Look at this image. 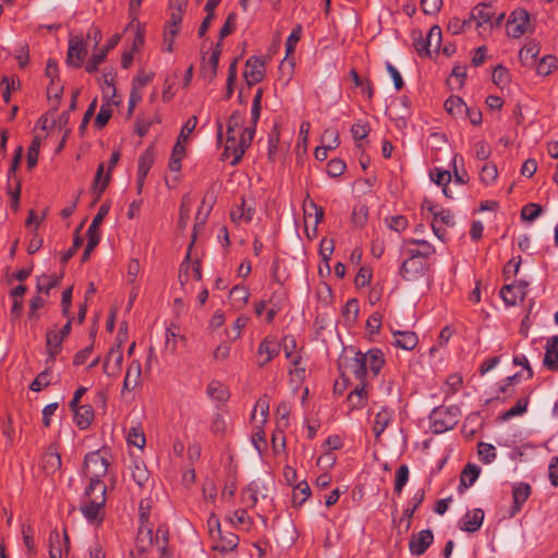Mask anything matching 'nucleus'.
<instances>
[{
  "instance_id": "obj_48",
  "label": "nucleus",
  "mask_w": 558,
  "mask_h": 558,
  "mask_svg": "<svg viewBox=\"0 0 558 558\" xmlns=\"http://www.w3.org/2000/svg\"><path fill=\"white\" fill-rule=\"evenodd\" d=\"M129 445L143 449L146 444L145 434L142 427H131L128 433Z\"/></svg>"
},
{
  "instance_id": "obj_14",
  "label": "nucleus",
  "mask_w": 558,
  "mask_h": 558,
  "mask_svg": "<svg viewBox=\"0 0 558 558\" xmlns=\"http://www.w3.org/2000/svg\"><path fill=\"white\" fill-rule=\"evenodd\" d=\"M531 486L527 483L520 482L512 487V506L510 510V517H514L522 508L523 504L529 499L531 495Z\"/></svg>"
},
{
  "instance_id": "obj_54",
  "label": "nucleus",
  "mask_w": 558,
  "mask_h": 558,
  "mask_svg": "<svg viewBox=\"0 0 558 558\" xmlns=\"http://www.w3.org/2000/svg\"><path fill=\"white\" fill-rule=\"evenodd\" d=\"M322 141L327 148L336 149L340 144L338 130L336 128L326 129L323 133Z\"/></svg>"
},
{
  "instance_id": "obj_24",
  "label": "nucleus",
  "mask_w": 558,
  "mask_h": 558,
  "mask_svg": "<svg viewBox=\"0 0 558 558\" xmlns=\"http://www.w3.org/2000/svg\"><path fill=\"white\" fill-rule=\"evenodd\" d=\"M72 412L74 423L82 430L87 429L94 421L95 412L90 404L81 405Z\"/></svg>"
},
{
  "instance_id": "obj_46",
  "label": "nucleus",
  "mask_w": 558,
  "mask_h": 558,
  "mask_svg": "<svg viewBox=\"0 0 558 558\" xmlns=\"http://www.w3.org/2000/svg\"><path fill=\"white\" fill-rule=\"evenodd\" d=\"M542 213H543V208L539 204L529 203V204L524 205L521 209V219L532 222L536 218H538Z\"/></svg>"
},
{
  "instance_id": "obj_25",
  "label": "nucleus",
  "mask_w": 558,
  "mask_h": 558,
  "mask_svg": "<svg viewBox=\"0 0 558 558\" xmlns=\"http://www.w3.org/2000/svg\"><path fill=\"white\" fill-rule=\"evenodd\" d=\"M541 51V45L537 40L531 39L521 50L519 51V60L524 66H532L535 63V59Z\"/></svg>"
},
{
  "instance_id": "obj_39",
  "label": "nucleus",
  "mask_w": 558,
  "mask_h": 558,
  "mask_svg": "<svg viewBox=\"0 0 558 558\" xmlns=\"http://www.w3.org/2000/svg\"><path fill=\"white\" fill-rule=\"evenodd\" d=\"M46 365H47V367L43 372H40L36 376V378L33 380V383L31 384V386H29L31 390L37 392L50 385L49 377L51 375V372H52L51 368H52L53 364H46Z\"/></svg>"
},
{
  "instance_id": "obj_35",
  "label": "nucleus",
  "mask_w": 558,
  "mask_h": 558,
  "mask_svg": "<svg viewBox=\"0 0 558 558\" xmlns=\"http://www.w3.org/2000/svg\"><path fill=\"white\" fill-rule=\"evenodd\" d=\"M104 101L105 104L101 105L99 112L96 116L95 119V126L98 130H102L109 122L110 118L112 117V110L110 108V96L104 95Z\"/></svg>"
},
{
  "instance_id": "obj_61",
  "label": "nucleus",
  "mask_w": 558,
  "mask_h": 558,
  "mask_svg": "<svg viewBox=\"0 0 558 558\" xmlns=\"http://www.w3.org/2000/svg\"><path fill=\"white\" fill-rule=\"evenodd\" d=\"M481 473L480 466L468 463L461 472L460 477L465 480L469 485H473Z\"/></svg>"
},
{
  "instance_id": "obj_33",
  "label": "nucleus",
  "mask_w": 558,
  "mask_h": 558,
  "mask_svg": "<svg viewBox=\"0 0 558 558\" xmlns=\"http://www.w3.org/2000/svg\"><path fill=\"white\" fill-rule=\"evenodd\" d=\"M64 272L61 271L59 275L53 274L51 276L43 275L37 281V291L49 293V291L61 283Z\"/></svg>"
},
{
  "instance_id": "obj_49",
  "label": "nucleus",
  "mask_w": 558,
  "mask_h": 558,
  "mask_svg": "<svg viewBox=\"0 0 558 558\" xmlns=\"http://www.w3.org/2000/svg\"><path fill=\"white\" fill-rule=\"evenodd\" d=\"M157 545L158 549H166L169 547V527L166 523L159 524L156 530V536L153 537V543Z\"/></svg>"
},
{
  "instance_id": "obj_9",
  "label": "nucleus",
  "mask_w": 558,
  "mask_h": 558,
  "mask_svg": "<svg viewBox=\"0 0 558 558\" xmlns=\"http://www.w3.org/2000/svg\"><path fill=\"white\" fill-rule=\"evenodd\" d=\"M150 512H140V527L136 536V548L144 553L153 545V525L149 523Z\"/></svg>"
},
{
  "instance_id": "obj_52",
  "label": "nucleus",
  "mask_w": 558,
  "mask_h": 558,
  "mask_svg": "<svg viewBox=\"0 0 558 558\" xmlns=\"http://www.w3.org/2000/svg\"><path fill=\"white\" fill-rule=\"evenodd\" d=\"M426 37L427 45H430V49L433 48L434 51L438 53L442 39L441 28L438 25L432 26Z\"/></svg>"
},
{
  "instance_id": "obj_1",
  "label": "nucleus",
  "mask_w": 558,
  "mask_h": 558,
  "mask_svg": "<svg viewBox=\"0 0 558 558\" xmlns=\"http://www.w3.org/2000/svg\"><path fill=\"white\" fill-rule=\"evenodd\" d=\"M408 242L411 244L422 245V250H407L409 258L401 264L399 269V274L404 280H413L423 276L428 270L426 258L435 253V248L425 240L412 239Z\"/></svg>"
},
{
  "instance_id": "obj_17",
  "label": "nucleus",
  "mask_w": 558,
  "mask_h": 558,
  "mask_svg": "<svg viewBox=\"0 0 558 558\" xmlns=\"http://www.w3.org/2000/svg\"><path fill=\"white\" fill-rule=\"evenodd\" d=\"M123 362V351L122 348L112 347L108 352L105 362H104V372L109 377H114L121 371Z\"/></svg>"
},
{
  "instance_id": "obj_23",
  "label": "nucleus",
  "mask_w": 558,
  "mask_h": 558,
  "mask_svg": "<svg viewBox=\"0 0 558 558\" xmlns=\"http://www.w3.org/2000/svg\"><path fill=\"white\" fill-rule=\"evenodd\" d=\"M218 532L220 535L219 542L211 546V550H216L219 553H229L233 551L239 544V537L232 532H228L226 535H222L220 531V523L219 521L216 522Z\"/></svg>"
},
{
  "instance_id": "obj_56",
  "label": "nucleus",
  "mask_w": 558,
  "mask_h": 558,
  "mask_svg": "<svg viewBox=\"0 0 558 558\" xmlns=\"http://www.w3.org/2000/svg\"><path fill=\"white\" fill-rule=\"evenodd\" d=\"M333 250H335V244H333V240L332 239L324 238L320 241L319 254L322 255L323 260L326 263V268H327L328 272L330 271V267H329L328 262H329V259L331 257V254L333 253Z\"/></svg>"
},
{
  "instance_id": "obj_29",
  "label": "nucleus",
  "mask_w": 558,
  "mask_h": 558,
  "mask_svg": "<svg viewBox=\"0 0 558 558\" xmlns=\"http://www.w3.org/2000/svg\"><path fill=\"white\" fill-rule=\"evenodd\" d=\"M280 344L272 339L265 338L258 348V354L263 355L266 354V359L262 362H259V366L263 367L267 363H269L274 357H276L280 352Z\"/></svg>"
},
{
  "instance_id": "obj_45",
  "label": "nucleus",
  "mask_w": 558,
  "mask_h": 558,
  "mask_svg": "<svg viewBox=\"0 0 558 558\" xmlns=\"http://www.w3.org/2000/svg\"><path fill=\"white\" fill-rule=\"evenodd\" d=\"M557 66V59L547 54L541 59V61L536 65V72L538 75H549L554 69Z\"/></svg>"
},
{
  "instance_id": "obj_41",
  "label": "nucleus",
  "mask_w": 558,
  "mask_h": 558,
  "mask_svg": "<svg viewBox=\"0 0 558 558\" xmlns=\"http://www.w3.org/2000/svg\"><path fill=\"white\" fill-rule=\"evenodd\" d=\"M413 46L420 57L430 56V45H427V37L423 38L421 31H413Z\"/></svg>"
},
{
  "instance_id": "obj_16",
  "label": "nucleus",
  "mask_w": 558,
  "mask_h": 558,
  "mask_svg": "<svg viewBox=\"0 0 558 558\" xmlns=\"http://www.w3.org/2000/svg\"><path fill=\"white\" fill-rule=\"evenodd\" d=\"M484 517V511L481 508L468 511L460 520L459 527L462 531L474 533L481 529Z\"/></svg>"
},
{
  "instance_id": "obj_37",
  "label": "nucleus",
  "mask_w": 558,
  "mask_h": 558,
  "mask_svg": "<svg viewBox=\"0 0 558 558\" xmlns=\"http://www.w3.org/2000/svg\"><path fill=\"white\" fill-rule=\"evenodd\" d=\"M64 546L61 542V535L57 529L49 534V558H62Z\"/></svg>"
},
{
  "instance_id": "obj_42",
  "label": "nucleus",
  "mask_w": 558,
  "mask_h": 558,
  "mask_svg": "<svg viewBox=\"0 0 558 558\" xmlns=\"http://www.w3.org/2000/svg\"><path fill=\"white\" fill-rule=\"evenodd\" d=\"M473 21L474 20L472 19V13L470 14V17L465 19V20H460L459 17H452L447 25V29L452 35H458V34H461L462 32H464L466 28H470Z\"/></svg>"
},
{
  "instance_id": "obj_13",
  "label": "nucleus",
  "mask_w": 558,
  "mask_h": 558,
  "mask_svg": "<svg viewBox=\"0 0 558 558\" xmlns=\"http://www.w3.org/2000/svg\"><path fill=\"white\" fill-rule=\"evenodd\" d=\"M434 534L430 530H423L416 534H413L409 542V549L412 555H423L429 546L433 544Z\"/></svg>"
},
{
  "instance_id": "obj_2",
  "label": "nucleus",
  "mask_w": 558,
  "mask_h": 558,
  "mask_svg": "<svg viewBox=\"0 0 558 558\" xmlns=\"http://www.w3.org/2000/svg\"><path fill=\"white\" fill-rule=\"evenodd\" d=\"M209 217V208L205 210V201L203 199L202 205L197 211L195 223L193 227L192 241L189 244L185 260L180 266L179 271V281L182 287H184L189 279H193L195 281L202 280V264L199 259H195L191 265L189 260L191 258V251L194 245L195 239L197 234L205 229L206 220Z\"/></svg>"
},
{
  "instance_id": "obj_10",
  "label": "nucleus",
  "mask_w": 558,
  "mask_h": 558,
  "mask_svg": "<svg viewBox=\"0 0 558 558\" xmlns=\"http://www.w3.org/2000/svg\"><path fill=\"white\" fill-rule=\"evenodd\" d=\"M530 22V13L522 8L515 9L508 21V36L520 38L526 32V25Z\"/></svg>"
},
{
  "instance_id": "obj_28",
  "label": "nucleus",
  "mask_w": 558,
  "mask_h": 558,
  "mask_svg": "<svg viewBox=\"0 0 558 558\" xmlns=\"http://www.w3.org/2000/svg\"><path fill=\"white\" fill-rule=\"evenodd\" d=\"M110 206H111L110 201H106L100 205L98 213L93 218V221L88 227L87 236L93 235L100 241L99 227L102 223L105 217L108 215V213L110 210Z\"/></svg>"
},
{
  "instance_id": "obj_47",
  "label": "nucleus",
  "mask_w": 558,
  "mask_h": 558,
  "mask_svg": "<svg viewBox=\"0 0 558 558\" xmlns=\"http://www.w3.org/2000/svg\"><path fill=\"white\" fill-rule=\"evenodd\" d=\"M369 131L371 129L368 124L362 121H357L351 126V133L354 141L356 142L357 148L362 147L360 142L368 136Z\"/></svg>"
},
{
  "instance_id": "obj_18",
  "label": "nucleus",
  "mask_w": 558,
  "mask_h": 558,
  "mask_svg": "<svg viewBox=\"0 0 558 558\" xmlns=\"http://www.w3.org/2000/svg\"><path fill=\"white\" fill-rule=\"evenodd\" d=\"M64 339L60 333L56 330H48L46 332V351L48 354V359L46 360V364H53L57 355L62 350V343Z\"/></svg>"
},
{
  "instance_id": "obj_5",
  "label": "nucleus",
  "mask_w": 558,
  "mask_h": 558,
  "mask_svg": "<svg viewBox=\"0 0 558 558\" xmlns=\"http://www.w3.org/2000/svg\"><path fill=\"white\" fill-rule=\"evenodd\" d=\"M239 124V118L235 116H231L229 123H228V130H227V138L223 147V151L221 153L220 159L221 160H230V165L235 166L238 165L246 148L242 144L241 140L236 137L234 128Z\"/></svg>"
},
{
  "instance_id": "obj_55",
  "label": "nucleus",
  "mask_w": 558,
  "mask_h": 558,
  "mask_svg": "<svg viewBox=\"0 0 558 558\" xmlns=\"http://www.w3.org/2000/svg\"><path fill=\"white\" fill-rule=\"evenodd\" d=\"M39 146H40L39 138L35 137L32 141V143L28 147V151H27V169L28 170H33L38 162Z\"/></svg>"
},
{
  "instance_id": "obj_57",
  "label": "nucleus",
  "mask_w": 558,
  "mask_h": 558,
  "mask_svg": "<svg viewBox=\"0 0 558 558\" xmlns=\"http://www.w3.org/2000/svg\"><path fill=\"white\" fill-rule=\"evenodd\" d=\"M96 108H97V97H95L92 100V102L88 105L87 110L85 111V113L83 116V119H82L81 124L78 126L80 136L83 137L85 135V132L87 130V125H88L90 119L93 118V116L95 114Z\"/></svg>"
},
{
  "instance_id": "obj_36",
  "label": "nucleus",
  "mask_w": 558,
  "mask_h": 558,
  "mask_svg": "<svg viewBox=\"0 0 558 558\" xmlns=\"http://www.w3.org/2000/svg\"><path fill=\"white\" fill-rule=\"evenodd\" d=\"M529 397H523L517 400L515 404L499 415V420L505 422L517 415H522L527 411Z\"/></svg>"
},
{
  "instance_id": "obj_38",
  "label": "nucleus",
  "mask_w": 558,
  "mask_h": 558,
  "mask_svg": "<svg viewBox=\"0 0 558 558\" xmlns=\"http://www.w3.org/2000/svg\"><path fill=\"white\" fill-rule=\"evenodd\" d=\"M255 208L252 205H247L246 201L242 198L241 205L231 211V218L233 221L243 220L250 222L253 219Z\"/></svg>"
},
{
  "instance_id": "obj_43",
  "label": "nucleus",
  "mask_w": 558,
  "mask_h": 558,
  "mask_svg": "<svg viewBox=\"0 0 558 558\" xmlns=\"http://www.w3.org/2000/svg\"><path fill=\"white\" fill-rule=\"evenodd\" d=\"M311 496V488L306 481L300 482L294 487L293 492V504L295 506L303 505L306 499Z\"/></svg>"
},
{
  "instance_id": "obj_22",
  "label": "nucleus",
  "mask_w": 558,
  "mask_h": 558,
  "mask_svg": "<svg viewBox=\"0 0 558 558\" xmlns=\"http://www.w3.org/2000/svg\"><path fill=\"white\" fill-rule=\"evenodd\" d=\"M141 374V362L138 360H133L126 369V374L122 386V392L132 391L138 385Z\"/></svg>"
},
{
  "instance_id": "obj_62",
  "label": "nucleus",
  "mask_w": 558,
  "mask_h": 558,
  "mask_svg": "<svg viewBox=\"0 0 558 558\" xmlns=\"http://www.w3.org/2000/svg\"><path fill=\"white\" fill-rule=\"evenodd\" d=\"M23 542L25 547L27 548L28 557H33L36 554V545L33 537V530L31 526H24L22 529Z\"/></svg>"
},
{
  "instance_id": "obj_8",
  "label": "nucleus",
  "mask_w": 558,
  "mask_h": 558,
  "mask_svg": "<svg viewBox=\"0 0 558 558\" xmlns=\"http://www.w3.org/2000/svg\"><path fill=\"white\" fill-rule=\"evenodd\" d=\"M265 73V61L260 57L252 56L246 60L243 76L250 87L262 82Z\"/></svg>"
},
{
  "instance_id": "obj_19",
  "label": "nucleus",
  "mask_w": 558,
  "mask_h": 558,
  "mask_svg": "<svg viewBox=\"0 0 558 558\" xmlns=\"http://www.w3.org/2000/svg\"><path fill=\"white\" fill-rule=\"evenodd\" d=\"M543 364L547 369L558 372V336L547 339Z\"/></svg>"
},
{
  "instance_id": "obj_26",
  "label": "nucleus",
  "mask_w": 558,
  "mask_h": 558,
  "mask_svg": "<svg viewBox=\"0 0 558 558\" xmlns=\"http://www.w3.org/2000/svg\"><path fill=\"white\" fill-rule=\"evenodd\" d=\"M367 384H359L347 397L350 410L362 409L367 402Z\"/></svg>"
},
{
  "instance_id": "obj_34",
  "label": "nucleus",
  "mask_w": 558,
  "mask_h": 558,
  "mask_svg": "<svg viewBox=\"0 0 558 558\" xmlns=\"http://www.w3.org/2000/svg\"><path fill=\"white\" fill-rule=\"evenodd\" d=\"M444 107L449 114L454 117H463L464 110H468L466 104L459 96H450Z\"/></svg>"
},
{
  "instance_id": "obj_3",
  "label": "nucleus",
  "mask_w": 558,
  "mask_h": 558,
  "mask_svg": "<svg viewBox=\"0 0 558 558\" xmlns=\"http://www.w3.org/2000/svg\"><path fill=\"white\" fill-rule=\"evenodd\" d=\"M106 448H101L97 451L88 452L84 458L83 463V473L87 475L89 473V465L92 464L94 470L93 474L89 478V483L85 488L84 495H90L94 493V488L96 485H99L101 477H104L108 473L109 461L105 456H101V452H106Z\"/></svg>"
},
{
  "instance_id": "obj_44",
  "label": "nucleus",
  "mask_w": 558,
  "mask_h": 558,
  "mask_svg": "<svg viewBox=\"0 0 558 558\" xmlns=\"http://www.w3.org/2000/svg\"><path fill=\"white\" fill-rule=\"evenodd\" d=\"M409 481V468L405 464H401L397 471L395 476V485L393 490L396 494L400 495Z\"/></svg>"
},
{
  "instance_id": "obj_27",
  "label": "nucleus",
  "mask_w": 558,
  "mask_h": 558,
  "mask_svg": "<svg viewBox=\"0 0 558 558\" xmlns=\"http://www.w3.org/2000/svg\"><path fill=\"white\" fill-rule=\"evenodd\" d=\"M472 19L476 22V26L490 22L495 14V10L490 3H478L472 9Z\"/></svg>"
},
{
  "instance_id": "obj_63",
  "label": "nucleus",
  "mask_w": 558,
  "mask_h": 558,
  "mask_svg": "<svg viewBox=\"0 0 558 558\" xmlns=\"http://www.w3.org/2000/svg\"><path fill=\"white\" fill-rule=\"evenodd\" d=\"M368 209L365 205L355 206L352 211V222L363 227L367 220Z\"/></svg>"
},
{
  "instance_id": "obj_53",
  "label": "nucleus",
  "mask_w": 558,
  "mask_h": 558,
  "mask_svg": "<svg viewBox=\"0 0 558 558\" xmlns=\"http://www.w3.org/2000/svg\"><path fill=\"white\" fill-rule=\"evenodd\" d=\"M302 34V26L298 24L289 35L286 41V58L292 54L295 50L296 44L300 41Z\"/></svg>"
},
{
  "instance_id": "obj_64",
  "label": "nucleus",
  "mask_w": 558,
  "mask_h": 558,
  "mask_svg": "<svg viewBox=\"0 0 558 558\" xmlns=\"http://www.w3.org/2000/svg\"><path fill=\"white\" fill-rule=\"evenodd\" d=\"M493 82L496 85H506L509 82V71L506 66L498 64L493 71Z\"/></svg>"
},
{
  "instance_id": "obj_4",
  "label": "nucleus",
  "mask_w": 558,
  "mask_h": 558,
  "mask_svg": "<svg viewBox=\"0 0 558 558\" xmlns=\"http://www.w3.org/2000/svg\"><path fill=\"white\" fill-rule=\"evenodd\" d=\"M460 416L461 411L458 405H440L430 412V426L436 434L445 433L458 424Z\"/></svg>"
},
{
  "instance_id": "obj_51",
  "label": "nucleus",
  "mask_w": 558,
  "mask_h": 558,
  "mask_svg": "<svg viewBox=\"0 0 558 558\" xmlns=\"http://www.w3.org/2000/svg\"><path fill=\"white\" fill-rule=\"evenodd\" d=\"M477 453L480 460L487 464L495 460L496 458V449L493 445L486 442H480L477 446Z\"/></svg>"
},
{
  "instance_id": "obj_7",
  "label": "nucleus",
  "mask_w": 558,
  "mask_h": 558,
  "mask_svg": "<svg viewBox=\"0 0 558 558\" xmlns=\"http://www.w3.org/2000/svg\"><path fill=\"white\" fill-rule=\"evenodd\" d=\"M87 45L82 36H71L65 58V64L70 68L80 69L87 57Z\"/></svg>"
},
{
  "instance_id": "obj_12",
  "label": "nucleus",
  "mask_w": 558,
  "mask_h": 558,
  "mask_svg": "<svg viewBox=\"0 0 558 558\" xmlns=\"http://www.w3.org/2000/svg\"><path fill=\"white\" fill-rule=\"evenodd\" d=\"M119 40H120V35L116 34L108 40V43L97 53H93L85 64V71L87 73L97 72L99 64L106 60L109 51L112 50L118 45Z\"/></svg>"
},
{
  "instance_id": "obj_20",
  "label": "nucleus",
  "mask_w": 558,
  "mask_h": 558,
  "mask_svg": "<svg viewBox=\"0 0 558 558\" xmlns=\"http://www.w3.org/2000/svg\"><path fill=\"white\" fill-rule=\"evenodd\" d=\"M365 356L367 373L369 372L373 377H376L385 364V356L380 349L373 348L367 352L363 353Z\"/></svg>"
},
{
  "instance_id": "obj_21",
  "label": "nucleus",
  "mask_w": 558,
  "mask_h": 558,
  "mask_svg": "<svg viewBox=\"0 0 558 558\" xmlns=\"http://www.w3.org/2000/svg\"><path fill=\"white\" fill-rule=\"evenodd\" d=\"M392 344L402 350L411 351L418 343V337L413 331L392 330Z\"/></svg>"
},
{
  "instance_id": "obj_31",
  "label": "nucleus",
  "mask_w": 558,
  "mask_h": 558,
  "mask_svg": "<svg viewBox=\"0 0 558 558\" xmlns=\"http://www.w3.org/2000/svg\"><path fill=\"white\" fill-rule=\"evenodd\" d=\"M131 476L138 487L144 488L150 480V473L143 461H134L131 466Z\"/></svg>"
},
{
  "instance_id": "obj_40",
  "label": "nucleus",
  "mask_w": 558,
  "mask_h": 558,
  "mask_svg": "<svg viewBox=\"0 0 558 558\" xmlns=\"http://www.w3.org/2000/svg\"><path fill=\"white\" fill-rule=\"evenodd\" d=\"M155 160V153L153 146H148L140 156L137 162V171L148 174Z\"/></svg>"
},
{
  "instance_id": "obj_59",
  "label": "nucleus",
  "mask_w": 558,
  "mask_h": 558,
  "mask_svg": "<svg viewBox=\"0 0 558 558\" xmlns=\"http://www.w3.org/2000/svg\"><path fill=\"white\" fill-rule=\"evenodd\" d=\"M498 171L495 163H486L482 167L480 178L481 181L488 185L492 184L497 178Z\"/></svg>"
},
{
  "instance_id": "obj_58",
  "label": "nucleus",
  "mask_w": 558,
  "mask_h": 558,
  "mask_svg": "<svg viewBox=\"0 0 558 558\" xmlns=\"http://www.w3.org/2000/svg\"><path fill=\"white\" fill-rule=\"evenodd\" d=\"M83 238L81 234H73V243L72 246L65 251L61 256V264L64 266L69 263V260L76 254L78 248L83 245Z\"/></svg>"
},
{
  "instance_id": "obj_11",
  "label": "nucleus",
  "mask_w": 558,
  "mask_h": 558,
  "mask_svg": "<svg viewBox=\"0 0 558 558\" xmlns=\"http://www.w3.org/2000/svg\"><path fill=\"white\" fill-rule=\"evenodd\" d=\"M87 501L81 506V511L88 522H102L105 499L99 496L85 495Z\"/></svg>"
},
{
  "instance_id": "obj_50",
  "label": "nucleus",
  "mask_w": 558,
  "mask_h": 558,
  "mask_svg": "<svg viewBox=\"0 0 558 558\" xmlns=\"http://www.w3.org/2000/svg\"><path fill=\"white\" fill-rule=\"evenodd\" d=\"M282 348L286 354V357L291 360L294 365H298L300 362V356H294V350L296 348V341L293 336H284L282 339Z\"/></svg>"
},
{
  "instance_id": "obj_6",
  "label": "nucleus",
  "mask_w": 558,
  "mask_h": 558,
  "mask_svg": "<svg viewBox=\"0 0 558 558\" xmlns=\"http://www.w3.org/2000/svg\"><path fill=\"white\" fill-rule=\"evenodd\" d=\"M338 369L340 377L344 378L348 373H352L360 384H367V368L365 356L361 351L354 352V356L341 355L338 360Z\"/></svg>"
},
{
  "instance_id": "obj_30",
  "label": "nucleus",
  "mask_w": 558,
  "mask_h": 558,
  "mask_svg": "<svg viewBox=\"0 0 558 558\" xmlns=\"http://www.w3.org/2000/svg\"><path fill=\"white\" fill-rule=\"evenodd\" d=\"M525 286H526L525 282H522L518 287L512 283L505 284L500 290V296L507 305H514L519 298V293H520V298L521 299L523 298Z\"/></svg>"
},
{
  "instance_id": "obj_15",
  "label": "nucleus",
  "mask_w": 558,
  "mask_h": 558,
  "mask_svg": "<svg viewBox=\"0 0 558 558\" xmlns=\"http://www.w3.org/2000/svg\"><path fill=\"white\" fill-rule=\"evenodd\" d=\"M62 465L61 454L58 451V446L50 445L43 457V470L47 475H53L60 470Z\"/></svg>"
},
{
  "instance_id": "obj_32",
  "label": "nucleus",
  "mask_w": 558,
  "mask_h": 558,
  "mask_svg": "<svg viewBox=\"0 0 558 558\" xmlns=\"http://www.w3.org/2000/svg\"><path fill=\"white\" fill-rule=\"evenodd\" d=\"M392 420V413L387 408H383L375 416L373 432L378 439Z\"/></svg>"
},
{
  "instance_id": "obj_60",
  "label": "nucleus",
  "mask_w": 558,
  "mask_h": 558,
  "mask_svg": "<svg viewBox=\"0 0 558 558\" xmlns=\"http://www.w3.org/2000/svg\"><path fill=\"white\" fill-rule=\"evenodd\" d=\"M345 169V162L339 158L330 159L327 163V173L332 178L340 177L341 174H343Z\"/></svg>"
}]
</instances>
